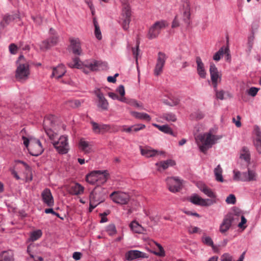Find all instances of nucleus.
I'll return each instance as SVG.
<instances>
[{
  "instance_id": "8",
  "label": "nucleus",
  "mask_w": 261,
  "mask_h": 261,
  "mask_svg": "<svg viewBox=\"0 0 261 261\" xmlns=\"http://www.w3.org/2000/svg\"><path fill=\"white\" fill-rule=\"evenodd\" d=\"M169 190L172 193L179 192L182 187L183 180L177 177H170L166 179Z\"/></svg>"
},
{
  "instance_id": "13",
  "label": "nucleus",
  "mask_w": 261,
  "mask_h": 261,
  "mask_svg": "<svg viewBox=\"0 0 261 261\" xmlns=\"http://www.w3.org/2000/svg\"><path fill=\"white\" fill-rule=\"evenodd\" d=\"M166 59V56L164 53L162 52L158 53L157 62L154 69V73L155 75L158 76L162 72Z\"/></svg>"
},
{
  "instance_id": "29",
  "label": "nucleus",
  "mask_w": 261,
  "mask_h": 261,
  "mask_svg": "<svg viewBox=\"0 0 261 261\" xmlns=\"http://www.w3.org/2000/svg\"><path fill=\"white\" fill-rule=\"evenodd\" d=\"M21 164L23 165L25 171L24 172V176L26 181H30L32 180V174L31 168L24 162L21 161H16V164Z\"/></svg>"
},
{
  "instance_id": "64",
  "label": "nucleus",
  "mask_w": 261,
  "mask_h": 261,
  "mask_svg": "<svg viewBox=\"0 0 261 261\" xmlns=\"http://www.w3.org/2000/svg\"><path fill=\"white\" fill-rule=\"evenodd\" d=\"M237 119L238 120H236V119L234 118H233L232 119V121H233V122L234 123L235 125H236L237 127H240L241 126V122L240 121V120H241V117L240 116H237Z\"/></svg>"
},
{
  "instance_id": "33",
  "label": "nucleus",
  "mask_w": 261,
  "mask_h": 261,
  "mask_svg": "<svg viewBox=\"0 0 261 261\" xmlns=\"http://www.w3.org/2000/svg\"><path fill=\"white\" fill-rule=\"evenodd\" d=\"M131 229L135 233H143L145 231V229L142 227L138 222L133 221L129 225Z\"/></svg>"
},
{
  "instance_id": "4",
  "label": "nucleus",
  "mask_w": 261,
  "mask_h": 261,
  "mask_svg": "<svg viewBox=\"0 0 261 261\" xmlns=\"http://www.w3.org/2000/svg\"><path fill=\"white\" fill-rule=\"evenodd\" d=\"M132 12L129 5L127 2H124L122 5V11L120 16L119 23L124 30L127 31L131 20Z\"/></svg>"
},
{
  "instance_id": "25",
  "label": "nucleus",
  "mask_w": 261,
  "mask_h": 261,
  "mask_svg": "<svg viewBox=\"0 0 261 261\" xmlns=\"http://www.w3.org/2000/svg\"><path fill=\"white\" fill-rule=\"evenodd\" d=\"M66 72V71L64 65L63 64L59 65L57 67L53 68L51 77H54L57 79H60L65 74Z\"/></svg>"
},
{
  "instance_id": "58",
  "label": "nucleus",
  "mask_w": 261,
  "mask_h": 261,
  "mask_svg": "<svg viewBox=\"0 0 261 261\" xmlns=\"http://www.w3.org/2000/svg\"><path fill=\"white\" fill-rule=\"evenodd\" d=\"M258 91V89L255 87H251L248 90V94L252 96H255L257 92Z\"/></svg>"
},
{
  "instance_id": "47",
  "label": "nucleus",
  "mask_w": 261,
  "mask_h": 261,
  "mask_svg": "<svg viewBox=\"0 0 261 261\" xmlns=\"http://www.w3.org/2000/svg\"><path fill=\"white\" fill-rule=\"evenodd\" d=\"M106 231L110 236H113L116 233L115 226L112 224L109 225L106 228Z\"/></svg>"
},
{
  "instance_id": "56",
  "label": "nucleus",
  "mask_w": 261,
  "mask_h": 261,
  "mask_svg": "<svg viewBox=\"0 0 261 261\" xmlns=\"http://www.w3.org/2000/svg\"><path fill=\"white\" fill-rule=\"evenodd\" d=\"M216 92V96L218 99L223 100L224 99V92L223 90L218 91L217 88L216 90H214Z\"/></svg>"
},
{
  "instance_id": "28",
  "label": "nucleus",
  "mask_w": 261,
  "mask_h": 261,
  "mask_svg": "<svg viewBox=\"0 0 261 261\" xmlns=\"http://www.w3.org/2000/svg\"><path fill=\"white\" fill-rule=\"evenodd\" d=\"M240 158L244 160L248 166L250 164V153L249 149L247 147H243L240 150Z\"/></svg>"
},
{
  "instance_id": "27",
  "label": "nucleus",
  "mask_w": 261,
  "mask_h": 261,
  "mask_svg": "<svg viewBox=\"0 0 261 261\" xmlns=\"http://www.w3.org/2000/svg\"><path fill=\"white\" fill-rule=\"evenodd\" d=\"M141 153L142 155L145 156L146 158L153 157L156 155L163 153V152H159L156 150L152 149L147 147L144 148H141Z\"/></svg>"
},
{
  "instance_id": "9",
  "label": "nucleus",
  "mask_w": 261,
  "mask_h": 261,
  "mask_svg": "<svg viewBox=\"0 0 261 261\" xmlns=\"http://www.w3.org/2000/svg\"><path fill=\"white\" fill-rule=\"evenodd\" d=\"M210 73L213 87L214 90H216L218 85L221 81L222 74L213 63H210Z\"/></svg>"
},
{
  "instance_id": "61",
  "label": "nucleus",
  "mask_w": 261,
  "mask_h": 261,
  "mask_svg": "<svg viewBox=\"0 0 261 261\" xmlns=\"http://www.w3.org/2000/svg\"><path fill=\"white\" fill-rule=\"evenodd\" d=\"M9 51L12 54H16L17 50V46L14 44L12 43L9 45Z\"/></svg>"
},
{
  "instance_id": "36",
  "label": "nucleus",
  "mask_w": 261,
  "mask_h": 261,
  "mask_svg": "<svg viewBox=\"0 0 261 261\" xmlns=\"http://www.w3.org/2000/svg\"><path fill=\"white\" fill-rule=\"evenodd\" d=\"M199 189L205 195L210 198H215L216 195L213 191L204 184H199L198 185Z\"/></svg>"
},
{
  "instance_id": "50",
  "label": "nucleus",
  "mask_w": 261,
  "mask_h": 261,
  "mask_svg": "<svg viewBox=\"0 0 261 261\" xmlns=\"http://www.w3.org/2000/svg\"><path fill=\"white\" fill-rule=\"evenodd\" d=\"M202 242L204 244H205L208 246H212V247H213V246H214L213 241L212 239L210 237H207V236L203 237Z\"/></svg>"
},
{
  "instance_id": "54",
  "label": "nucleus",
  "mask_w": 261,
  "mask_h": 261,
  "mask_svg": "<svg viewBox=\"0 0 261 261\" xmlns=\"http://www.w3.org/2000/svg\"><path fill=\"white\" fill-rule=\"evenodd\" d=\"M253 41H254V37L253 36H250L248 37V52L250 53L252 49V48L253 45Z\"/></svg>"
},
{
  "instance_id": "40",
  "label": "nucleus",
  "mask_w": 261,
  "mask_h": 261,
  "mask_svg": "<svg viewBox=\"0 0 261 261\" xmlns=\"http://www.w3.org/2000/svg\"><path fill=\"white\" fill-rule=\"evenodd\" d=\"M254 144L257 152L261 153V132L259 131L256 133V138L254 140Z\"/></svg>"
},
{
  "instance_id": "42",
  "label": "nucleus",
  "mask_w": 261,
  "mask_h": 261,
  "mask_svg": "<svg viewBox=\"0 0 261 261\" xmlns=\"http://www.w3.org/2000/svg\"><path fill=\"white\" fill-rule=\"evenodd\" d=\"M68 66L71 68H81L83 65L80 59L78 57H75L72 62L68 63Z\"/></svg>"
},
{
  "instance_id": "15",
  "label": "nucleus",
  "mask_w": 261,
  "mask_h": 261,
  "mask_svg": "<svg viewBox=\"0 0 261 261\" xmlns=\"http://www.w3.org/2000/svg\"><path fill=\"white\" fill-rule=\"evenodd\" d=\"M258 178V176L256 170L248 168L247 172H243L242 179L244 182L256 181Z\"/></svg>"
},
{
  "instance_id": "26",
  "label": "nucleus",
  "mask_w": 261,
  "mask_h": 261,
  "mask_svg": "<svg viewBox=\"0 0 261 261\" xmlns=\"http://www.w3.org/2000/svg\"><path fill=\"white\" fill-rule=\"evenodd\" d=\"M197 64V71L200 77L205 79L206 77V71L204 69V64L203 63L200 57H197L196 58Z\"/></svg>"
},
{
  "instance_id": "63",
  "label": "nucleus",
  "mask_w": 261,
  "mask_h": 261,
  "mask_svg": "<svg viewBox=\"0 0 261 261\" xmlns=\"http://www.w3.org/2000/svg\"><path fill=\"white\" fill-rule=\"evenodd\" d=\"M179 22L177 19V16H176L175 17L174 20L172 21L171 27L172 28H177V27H179Z\"/></svg>"
},
{
  "instance_id": "41",
  "label": "nucleus",
  "mask_w": 261,
  "mask_h": 261,
  "mask_svg": "<svg viewBox=\"0 0 261 261\" xmlns=\"http://www.w3.org/2000/svg\"><path fill=\"white\" fill-rule=\"evenodd\" d=\"M222 169L220 165H218L217 167L214 169V174L216 179L217 181L223 182V178L222 177Z\"/></svg>"
},
{
  "instance_id": "52",
  "label": "nucleus",
  "mask_w": 261,
  "mask_h": 261,
  "mask_svg": "<svg viewBox=\"0 0 261 261\" xmlns=\"http://www.w3.org/2000/svg\"><path fill=\"white\" fill-rule=\"evenodd\" d=\"M108 95L110 97L114 100L117 99L123 102L125 101V98L124 97H119L118 95L115 93L109 92L108 93Z\"/></svg>"
},
{
  "instance_id": "43",
  "label": "nucleus",
  "mask_w": 261,
  "mask_h": 261,
  "mask_svg": "<svg viewBox=\"0 0 261 261\" xmlns=\"http://www.w3.org/2000/svg\"><path fill=\"white\" fill-rule=\"evenodd\" d=\"M163 101L167 105L174 106L179 103V100L177 98L171 96L169 99H163Z\"/></svg>"
},
{
  "instance_id": "1",
  "label": "nucleus",
  "mask_w": 261,
  "mask_h": 261,
  "mask_svg": "<svg viewBox=\"0 0 261 261\" xmlns=\"http://www.w3.org/2000/svg\"><path fill=\"white\" fill-rule=\"evenodd\" d=\"M221 138V136L214 135L209 132L199 135L197 136L196 140L200 151L205 153L208 149L211 148L213 145Z\"/></svg>"
},
{
  "instance_id": "57",
  "label": "nucleus",
  "mask_w": 261,
  "mask_h": 261,
  "mask_svg": "<svg viewBox=\"0 0 261 261\" xmlns=\"http://www.w3.org/2000/svg\"><path fill=\"white\" fill-rule=\"evenodd\" d=\"M32 18L37 24L40 25L42 23V18L40 15L32 16Z\"/></svg>"
},
{
  "instance_id": "24",
  "label": "nucleus",
  "mask_w": 261,
  "mask_h": 261,
  "mask_svg": "<svg viewBox=\"0 0 261 261\" xmlns=\"http://www.w3.org/2000/svg\"><path fill=\"white\" fill-rule=\"evenodd\" d=\"M50 120L48 118H46L44 121V128L45 129L46 135L53 144L54 142H56V139L57 138L58 135L57 133L54 132L50 128H48L47 126L48 122H49Z\"/></svg>"
},
{
  "instance_id": "22",
  "label": "nucleus",
  "mask_w": 261,
  "mask_h": 261,
  "mask_svg": "<svg viewBox=\"0 0 261 261\" xmlns=\"http://www.w3.org/2000/svg\"><path fill=\"white\" fill-rule=\"evenodd\" d=\"M95 93L98 99L97 107L102 110H107L109 107V103L104 97L103 94L99 89L96 90Z\"/></svg>"
},
{
  "instance_id": "18",
  "label": "nucleus",
  "mask_w": 261,
  "mask_h": 261,
  "mask_svg": "<svg viewBox=\"0 0 261 261\" xmlns=\"http://www.w3.org/2000/svg\"><path fill=\"white\" fill-rule=\"evenodd\" d=\"M147 257L148 255L146 253L137 250H129L125 253V258L128 260Z\"/></svg>"
},
{
  "instance_id": "12",
  "label": "nucleus",
  "mask_w": 261,
  "mask_h": 261,
  "mask_svg": "<svg viewBox=\"0 0 261 261\" xmlns=\"http://www.w3.org/2000/svg\"><path fill=\"white\" fill-rule=\"evenodd\" d=\"M181 11L182 12V20L187 24L190 23V7L189 0H181Z\"/></svg>"
},
{
  "instance_id": "48",
  "label": "nucleus",
  "mask_w": 261,
  "mask_h": 261,
  "mask_svg": "<svg viewBox=\"0 0 261 261\" xmlns=\"http://www.w3.org/2000/svg\"><path fill=\"white\" fill-rule=\"evenodd\" d=\"M224 54V48L222 47H221L218 51H217L216 53L215 54V55L213 56V59L215 61H219L221 57Z\"/></svg>"
},
{
  "instance_id": "31",
  "label": "nucleus",
  "mask_w": 261,
  "mask_h": 261,
  "mask_svg": "<svg viewBox=\"0 0 261 261\" xmlns=\"http://www.w3.org/2000/svg\"><path fill=\"white\" fill-rule=\"evenodd\" d=\"M84 190V187L78 183H76L70 187L69 192L72 195H78L83 194Z\"/></svg>"
},
{
  "instance_id": "37",
  "label": "nucleus",
  "mask_w": 261,
  "mask_h": 261,
  "mask_svg": "<svg viewBox=\"0 0 261 261\" xmlns=\"http://www.w3.org/2000/svg\"><path fill=\"white\" fill-rule=\"evenodd\" d=\"M13 260V253L11 250L4 251L0 254V261Z\"/></svg>"
},
{
  "instance_id": "14",
  "label": "nucleus",
  "mask_w": 261,
  "mask_h": 261,
  "mask_svg": "<svg viewBox=\"0 0 261 261\" xmlns=\"http://www.w3.org/2000/svg\"><path fill=\"white\" fill-rule=\"evenodd\" d=\"M91 129L95 134H104L110 130L111 126L109 124L98 123L94 121H91Z\"/></svg>"
},
{
  "instance_id": "2",
  "label": "nucleus",
  "mask_w": 261,
  "mask_h": 261,
  "mask_svg": "<svg viewBox=\"0 0 261 261\" xmlns=\"http://www.w3.org/2000/svg\"><path fill=\"white\" fill-rule=\"evenodd\" d=\"M17 68L15 71V77L18 81L27 80L30 75V64L22 55H20L17 62Z\"/></svg>"
},
{
  "instance_id": "60",
  "label": "nucleus",
  "mask_w": 261,
  "mask_h": 261,
  "mask_svg": "<svg viewBox=\"0 0 261 261\" xmlns=\"http://www.w3.org/2000/svg\"><path fill=\"white\" fill-rule=\"evenodd\" d=\"M224 54L226 55V57H225L226 60L227 61L230 62V60H231V56L229 53V49L228 46H227L226 47L224 48Z\"/></svg>"
},
{
  "instance_id": "21",
  "label": "nucleus",
  "mask_w": 261,
  "mask_h": 261,
  "mask_svg": "<svg viewBox=\"0 0 261 261\" xmlns=\"http://www.w3.org/2000/svg\"><path fill=\"white\" fill-rule=\"evenodd\" d=\"M41 197L43 202L48 206L51 207L54 204L53 196L49 189H45L41 193Z\"/></svg>"
},
{
  "instance_id": "10",
  "label": "nucleus",
  "mask_w": 261,
  "mask_h": 261,
  "mask_svg": "<svg viewBox=\"0 0 261 261\" xmlns=\"http://www.w3.org/2000/svg\"><path fill=\"white\" fill-rule=\"evenodd\" d=\"M110 197L114 202L120 204H127L130 199L128 194L120 191L113 192Z\"/></svg>"
},
{
  "instance_id": "39",
  "label": "nucleus",
  "mask_w": 261,
  "mask_h": 261,
  "mask_svg": "<svg viewBox=\"0 0 261 261\" xmlns=\"http://www.w3.org/2000/svg\"><path fill=\"white\" fill-rule=\"evenodd\" d=\"M153 125L158 128L160 131L167 134L173 135L171 128L167 125H159L156 124H153Z\"/></svg>"
},
{
  "instance_id": "6",
  "label": "nucleus",
  "mask_w": 261,
  "mask_h": 261,
  "mask_svg": "<svg viewBox=\"0 0 261 261\" xmlns=\"http://www.w3.org/2000/svg\"><path fill=\"white\" fill-rule=\"evenodd\" d=\"M168 24L165 20L156 21L149 29L147 37L149 39L156 38L160 34L161 30L168 27Z\"/></svg>"
},
{
  "instance_id": "7",
  "label": "nucleus",
  "mask_w": 261,
  "mask_h": 261,
  "mask_svg": "<svg viewBox=\"0 0 261 261\" xmlns=\"http://www.w3.org/2000/svg\"><path fill=\"white\" fill-rule=\"evenodd\" d=\"M53 145L59 153H67L69 149L67 136H61L56 142L53 143Z\"/></svg>"
},
{
  "instance_id": "62",
  "label": "nucleus",
  "mask_w": 261,
  "mask_h": 261,
  "mask_svg": "<svg viewBox=\"0 0 261 261\" xmlns=\"http://www.w3.org/2000/svg\"><path fill=\"white\" fill-rule=\"evenodd\" d=\"M117 91L120 94L121 97H124L125 95V90L123 85H120L117 89Z\"/></svg>"
},
{
  "instance_id": "30",
  "label": "nucleus",
  "mask_w": 261,
  "mask_h": 261,
  "mask_svg": "<svg viewBox=\"0 0 261 261\" xmlns=\"http://www.w3.org/2000/svg\"><path fill=\"white\" fill-rule=\"evenodd\" d=\"M92 145L89 142L81 139L79 142L80 148L85 153H89L92 151Z\"/></svg>"
},
{
  "instance_id": "59",
  "label": "nucleus",
  "mask_w": 261,
  "mask_h": 261,
  "mask_svg": "<svg viewBox=\"0 0 261 261\" xmlns=\"http://www.w3.org/2000/svg\"><path fill=\"white\" fill-rule=\"evenodd\" d=\"M94 34L96 38L98 40H101L102 38L101 32L100 30L99 27L95 28Z\"/></svg>"
},
{
  "instance_id": "32",
  "label": "nucleus",
  "mask_w": 261,
  "mask_h": 261,
  "mask_svg": "<svg viewBox=\"0 0 261 261\" xmlns=\"http://www.w3.org/2000/svg\"><path fill=\"white\" fill-rule=\"evenodd\" d=\"M175 165V162L172 160H167L164 161H161L155 164V166L158 167V170L160 171V169L163 170L167 169L169 166H173Z\"/></svg>"
},
{
  "instance_id": "23",
  "label": "nucleus",
  "mask_w": 261,
  "mask_h": 261,
  "mask_svg": "<svg viewBox=\"0 0 261 261\" xmlns=\"http://www.w3.org/2000/svg\"><path fill=\"white\" fill-rule=\"evenodd\" d=\"M58 41V36L56 35H53L49 37V38L46 40H44L42 42L41 45V48L47 49L51 46L56 45Z\"/></svg>"
},
{
  "instance_id": "55",
  "label": "nucleus",
  "mask_w": 261,
  "mask_h": 261,
  "mask_svg": "<svg viewBox=\"0 0 261 261\" xmlns=\"http://www.w3.org/2000/svg\"><path fill=\"white\" fill-rule=\"evenodd\" d=\"M133 131L137 132L145 128V125L143 124H139L132 125Z\"/></svg>"
},
{
  "instance_id": "19",
  "label": "nucleus",
  "mask_w": 261,
  "mask_h": 261,
  "mask_svg": "<svg viewBox=\"0 0 261 261\" xmlns=\"http://www.w3.org/2000/svg\"><path fill=\"white\" fill-rule=\"evenodd\" d=\"M70 48L72 53L76 55H80L82 54V48L81 46V42L77 38H70Z\"/></svg>"
},
{
  "instance_id": "51",
  "label": "nucleus",
  "mask_w": 261,
  "mask_h": 261,
  "mask_svg": "<svg viewBox=\"0 0 261 261\" xmlns=\"http://www.w3.org/2000/svg\"><path fill=\"white\" fill-rule=\"evenodd\" d=\"M233 174H234L233 179L234 180H237V181L240 180V181H242V178L243 172H241L239 171L234 170Z\"/></svg>"
},
{
  "instance_id": "5",
  "label": "nucleus",
  "mask_w": 261,
  "mask_h": 261,
  "mask_svg": "<svg viewBox=\"0 0 261 261\" xmlns=\"http://www.w3.org/2000/svg\"><path fill=\"white\" fill-rule=\"evenodd\" d=\"M239 220V215L232 213L226 215L219 227V231L222 234H225L231 227L232 223Z\"/></svg>"
},
{
  "instance_id": "17",
  "label": "nucleus",
  "mask_w": 261,
  "mask_h": 261,
  "mask_svg": "<svg viewBox=\"0 0 261 261\" xmlns=\"http://www.w3.org/2000/svg\"><path fill=\"white\" fill-rule=\"evenodd\" d=\"M190 201L194 204L205 206L210 205L214 203L212 200L203 199L197 194L191 196Z\"/></svg>"
},
{
  "instance_id": "16",
  "label": "nucleus",
  "mask_w": 261,
  "mask_h": 261,
  "mask_svg": "<svg viewBox=\"0 0 261 261\" xmlns=\"http://www.w3.org/2000/svg\"><path fill=\"white\" fill-rule=\"evenodd\" d=\"M83 65L86 68L92 71L103 69V67L106 66L105 63L100 61L95 60L85 61Z\"/></svg>"
},
{
  "instance_id": "3",
  "label": "nucleus",
  "mask_w": 261,
  "mask_h": 261,
  "mask_svg": "<svg viewBox=\"0 0 261 261\" xmlns=\"http://www.w3.org/2000/svg\"><path fill=\"white\" fill-rule=\"evenodd\" d=\"M106 194L105 190L101 188H96L90 193L89 212H92L98 204L105 201Z\"/></svg>"
},
{
  "instance_id": "35",
  "label": "nucleus",
  "mask_w": 261,
  "mask_h": 261,
  "mask_svg": "<svg viewBox=\"0 0 261 261\" xmlns=\"http://www.w3.org/2000/svg\"><path fill=\"white\" fill-rule=\"evenodd\" d=\"M97 174L98 171H94L91 172L86 176V181L91 185H94L95 184L97 185Z\"/></svg>"
},
{
  "instance_id": "38",
  "label": "nucleus",
  "mask_w": 261,
  "mask_h": 261,
  "mask_svg": "<svg viewBox=\"0 0 261 261\" xmlns=\"http://www.w3.org/2000/svg\"><path fill=\"white\" fill-rule=\"evenodd\" d=\"M108 175L109 174L107 173L106 171H101L98 170L97 174V185L105 183L107 180Z\"/></svg>"
},
{
  "instance_id": "44",
  "label": "nucleus",
  "mask_w": 261,
  "mask_h": 261,
  "mask_svg": "<svg viewBox=\"0 0 261 261\" xmlns=\"http://www.w3.org/2000/svg\"><path fill=\"white\" fill-rule=\"evenodd\" d=\"M66 105L67 107L72 108H76L80 107L81 105L80 100L77 99L69 100L66 102Z\"/></svg>"
},
{
  "instance_id": "46",
  "label": "nucleus",
  "mask_w": 261,
  "mask_h": 261,
  "mask_svg": "<svg viewBox=\"0 0 261 261\" xmlns=\"http://www.w3.org/2000/svg\"><path fill=\"white\" fill-rule=\"evenodd\" d=\"M162 118L168 121L175 122L176 120V117L175 115L172 113L164 114Z\"/></svg>"
},
{
  "instance_id": "45",
  "label": "nucleus",
  "mask_w": 261,
  "mask_h": 261,
  "mask_svg": "<svg viewBox=\"0 0 261 261\" xmlns=\"http://www.w3.org/2000/svg\"><path fill=\"white\" fill-rule=\"evenodd\" d=\"M42 231L40 229L34 231L31 234L30 240L32 241H36L42 236Z\"/></svg>"
},
{
  "instance_id": "53",
  "label": "nucleus",
  "mask_w": 261,
  "mask_h": 261,
  "mask_svg": "<svg viewBox=\"0 0 261 261\" xmlns=\"http://www.w3.org/2000/svg\"><path fill=\"white\" fill-rule=\"evenodd\" d=\"M233 257L229 253H224L221 256V261H232Z\"/></svg>"
},
{
  "instance_id": "20",
  "label": "nucleus",
  "mask_w": 261,
  "mask_h": 261,
  "mask_svg": "<svg viewBox=\"0 0 261 261\" xmlns=\"http://www.w3.org/2000/svg\"><path fill=\"white\" fill-rule=\"evenodd\" d=\"M19 18V15L17 14H6L4 15L3 17L2 21L0 22V29H4L12 21L16 19H18Z\"/></svg>"
},
{
  "instance_id": "34",
  "label": "nucleus",
  "mask_w": 261,
  "mask_h": 261,
  "mask_svg": "<svg viewBox=\"0 0 261 261\" xmlns=\"http://www.w3.org/2000/svg\"><path fill=\"white\" fill-rule=\"evenodd\" d=\"M130 114L132 116L138 119L145 120L147 121H150L151 120L150 116L148 114L145 113L130 111Z\"/></svg>"
},
{
  "instance_id": "49",
  "label": "nucleus",
  "mask_w": 261,
  "mask_h": 261,
  "mask_svg": "<svg viewBox=\"0 0 261 261\" xmlns=\"http://www.w3.org/2000/svg\"><path fill=\"white\" fill-rule=\"evenodd\" d=\"M227 204H234L236 202V198L233 194H230L225 200Z\"/></svg>"
},
{
  "instance_id": "11",
  "label": "nucleus",
  "mask_w": 261,
  "mask_h": 261,
  "mask_svg": "<svg viewBox=\"0 0 261 261\" xmlns=\"http://www.w3.org/2000/svg\"><path fill=\"white\" fill-rule=\"evenodd\" d=\"M28 150L30 153L33 156H38L43 151L41 143L39 140H31Z\"/></svg>"
}]
</instances>
